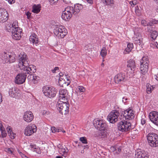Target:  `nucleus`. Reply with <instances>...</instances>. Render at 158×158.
Instances as JSON below:
<instances>
[{
    "mask_svg": "<svg viewBox=\"0 0 158 158\" xmlns=\"http://www.w3.org/2000/svg\"><path fill=\"white\" fill-rule=\"evenodd\" d=\"M149 61L147 57L143 56L140 60V70L141 74L144 75L148 71Z\"/></svg>",
    "mask_w": 158,
    "mask_h": 158,
    "instance_id": "4",
    "label": "nucleus"
},
{
    "mask_svg": "<svg viewBox=\"0 0 158 158\" xmlns=\"http://www.w3.org/2000/svg\"><path fill=\"white\" fill-rule=\"evenodd\" d=\"M59 69V68L58 67H55L52 70V72L53 73H56V70H58Z\"/></svg>",
    "mask_w": 158,
    "mask_h": 158,
    "instance_id": "54",
    "label": "nucleus"
},
{
    "mask_svg": "<svg viewBox=\"0 0 158 158\" xmlns=\"http://www.w3.org/2000/svg\"><path fill=\"white\" fill-rule=\"evenodd\" d=\"M23 118L24 121L27 123H29L33 120L34 116L32 113L29 111H26L24 113Z\"/></svg>",
    "mask_w": 158,
    "mask_h": 158,
    "instance_id": "15",
    "label": "nucleus"
},
{
    "mask_svg": "<svg viewBox=\"0 0 158 158\" xmlns=\"http://www.w3.org/2000/svg\"><path fill=\"white\" fill-rule=\"evenodd\" d=\"M72 15L69 12L64 11L62 12L61 17L65 21H69L72 17Z\"/></svg>",
    "mask_w": 158,
    "mask_h": 158,
    "instance_id": "19",
    "label": "nucleus"
},
{
    "mask_svg": "<svg viewBox=\"0 0 158 158\" xmlns=\"http://www.w3.org/2000/svg\"><path fill=\"white\" fill-rule=\"evenodd\" d=\"M133 48V45L132 43H129L127 44V47L125 49V52H124V54H126L125 53L126 52L127 53H129Z\"/></svg>",
    "mask_w": 158,
    "mask_h": 158,
    "instance_id": "28",
    "label": "nucleus"
},
{
    "mask_svg": "<svg viewBox=\"0 0 158 158\" xmlns=\"http://www.w3.org/2000/svg\"><path fill=\"white\" fill-rule=\"evenodd\" d=\"M32 73L29 74V75L27 77V79L29 81H32L33 82V80H34V75L31 74Z\"/></svg>",
    "mask_w": 158,
    "mask_h": 158,
    "instance_id": "40",
    "label": "nucleus"
},
{
    "mask_svg": "<svg viewBox=\"0 0 158 158\" xmlns=\"http://www.w3.org/2000/svg\"><path fill=\"white\" fill-rule=\"evenodd\" d=\"M27 55L24 52L21 53L18 57L19 63L18 68L20 69L23 70L22 72L18 74L15 78V82L18 84H21L23 83L25 81L27 77V74H30L31 73V67L27 66L29 63L26 58Z\"/></svg>",
    "mask_w": 158,
    "mask_h": 158,
    "instance_id": "1",
    "label": "nucleus"
},
{
    "mask_svg": "<svg viewBox=\"0 0 158 158\" xmlns=\"http://www.w3.org/2000/svg\"><path fill=\"white\" fill-rule=\"evenodd\" d=\"M110 151L112 152H114L115 151H116V147L112 146L110 148Z\"/></svg>",
    "mask_w": 158,
    "mask_h": 158,
    "instance_id": "51",
    "label": "nucleus"
},
{
    "mask_svg": "<svg viewBox=\"0 0 158 158\" xmlns=\"http://www.w3.org/2000/svg\"><path fill=\"white\" fill-rule=\"evenodd\" d=\"M34 80H33L32 82L34 84H37L40 80V77L37 76L35 75H34Z\"/></svg>",
    "mask_w": 158,
    "mask_h": 158,
    "instance_id": "36",
    "label": "nucleus"
},
{
    "mask_svg": "<svg viewBox=\"0 0 158 158\" xmlns=\"http://www.w3.org/2000/svg\"><path fill=\"white\" fill-rule=\"evenodd\" d=\"M9 15L6 10L3 8H0V22L3 23L8 19Z\"/></svg>",
    "mask_w": 158,
    "mask_h": 158,
    "instance_id": "13",
    "label": "nucleus"
},
{
    "mask_svg": "<svg viewBox=\"0 0 158 158\" xmlns=\"http://www.w3.org/2000/svg\"><path fill=\"white\" fill-rule=\"evenodd\" d=\"M12 149V148H6L5 149V151L6 152H7L10 154H12L13 152L11 150Z\"/></svg>",
    "mask_w": 158,
    "mask_h": 158,
    "instance_id": "42",
    "label": "nucleus"
},
{
    "mask_svg": "<svg viewBox=\"0 0 158 158\" xmlns=\"http://www.w3.org/2000/svg\"><path fill=\"white\" fill-rule=\"evenodd\" d=\"M107 54V51L106 47H103L101 51L100 54L102 57L106 56Z\"/></svg>",
    "mask_w": 158,
    "mask_h": 158,
    "instance_id": "33",
    "label": "nucleus"
},
{
    "mask_svg": "<svg viewBox=\"0 0 158 158\" xmlns=\"http://www.w3.org/2000/svg\"><path fill=\"white\" fill-rule=\"evenodd\" d=\"M148 31V32L151 33L152 31V29H150L149 27H147Z\"/></svg>",
    "mask_w": 158,
    "mask_h": 158,
    "instance_id": "63",
    "label": "nucleus"
},
{
    "mask_svg": "<svg viewBox=\"0 0 158 158\" xmlns=\"http://www.w3.org/2000/svg\"><path fill=\"white\" fill-rule=\"evenodd\" d=\"M148 142L149 145L152 147L158 146V135L153 133H150L147 135Z\"/></svg>",
    "mask_w": 158,
    "mask_h": 158,
    "instance_id": "3",
    "label": "nucleus"
},
{
    "mask_svg": "<svg viewBox=\"0 0 158 158\" xmlns=\"http://www.w3.org/2000/svg\"><path fill=\"white\" fill-rule=\"evenodd\" d=\"M102 2L105 5L112 6L114 4L113 0H101Z\"/></svg>",
    "mask_w": 158,
    "mask_h": 158,
    "instance_id": "26",
    "label": "nucleus"
},
{
    "mask_svg": "<svg viewBox=\"0 0 158 158\" xmlns=\"http://www.w3.org/2000/svg\"><path fill=\"white\" fill-rule=\"evenodd\" d=\"M154 77L157 81H158V74L154 75Z\"/></svg>",
    "mask_w": 158,
    "mask_h": 158,
    "instance_id": "61",
    "label": "nucleus"
},
{
    "mask_svg": "<svg viewBox=\"0 0 158 158\" xmlns=\"http://www.w3.org/2000/svg\"><path fill=\"white\" fill-rule=\"evenodd\" d=\"M153 23H152V22H151V21H150L148 23H147V26H152L153 25Z\"/></svg>",
    "mask_w": 158,
    "mask_h": 158,
    "instance_id": "58",
    "label": "nucleus"
},
{
    "mask_svg": "<svg viewBox=\"0 0 158 158\" xmlns=\"http://www.w3.org/2000/svg\"><path fill=\"white\" fill-rule=\"evenodd\" d=\"M114 79L116 83H122L126 81L125 73H118L114 77Z\"/></svg>",
    "mask_w": 158,
    "mask_h": 158,
    "instance_id": "10",
    "label": "nucleus"
},
{
    "mask_svg": "<svg viewBox=\"0 0 158 158\" xmlns=\"http://www.w3.org/2000/svg\"><path fill=\"white\" fill-rule=\"evenodd\" d=\"M30 146L31 148V150H32V151L34 152H36L38 154H40V152L39 153V152H40L39 151L37 152V150H35L36 149L35 145L32 144V143H31L30 145Z\"/></svg>",
    "mask_w": 158,
    "mask_h": 158,
    "instance_id": "35",
    "label": "nucleus"
},
{
    "mask_svg": "<svg viewBox=\"0 0 158 158\" xmlns=\"http://www.w3.org/2000/svg\"><path fill=\"white\" fill-rule=\"evenodd\" d=\"M29 39L30 41L32 42L33 44H35L36 45H37V44L39 42L37 35L35 34H32L30 36Z\"/></svg>",
    "mask_w": 158,
    "mask_h": 158,
    "instance_id": "22",
    "label": "nucleus"
},
{
    "mask_svg": "<svg viewBox=\"0 0 158 158\" xmlns=\"http://www.w3.org/2000/svg\"><path fill=\"white\" fill-rule=\"evenodd\" d=\"M142 40L143 39L141 38H139V39L135 40L134 43L137 45V46L138 45L139 47L142 48L143 44Z\"/></svg>",
    "mask_w": 158,
    "mask_h": 158,
    "instance_id": "30",
    "label": "nucleus"
},
{
    "mask_svg": "<svg viewBox=\"0 0 158 158\" xmlns=\"http://www.w3.org/2000/svg\"><path fill=\"white\" fill-rule=\"evenodd\" d=\"M66 148L64 145V146L61 145L60 146V154L61 155H60V158H63V157L62 156H63L64 158H65L67 152L65 149Z\"/></svg>",
    "mask_w": 158,
    "mask_h": 158,
    "instance_id": "21",
    "label": "nucleus"
},
{
    "mask_svg": "<svg viewBox=\"0 0 158 158\" xmlns=\"http://www.w3.org/2000/svg\"><path fill=\"white\" fill-rule=\"evenodd\" d=\"M36 127L35 125H33L32 126H27L24 130V134L27 136H30L33 133L36 132Z\"/></svg>",
    "mask_w": 158,
    "mask_h": 158,
    "instance_id": "12",
    "label": "nucleus"
},
{
    "mask_svg": "<svg viewBox=\"0 0 158 158\" xmlns=\"http://www.w3.org/2000/svg\"><path fill=\"white\" fill-rule=\"evenodd\" d=\"M43 92L45 96L50 98L55 97L57 92L54 88H51L47 86L43 87Z\"/></svg>",
    "mask_w": 158,
    "mask_h": 158,
    "instance_id": "8",
    "label": "nucleus"
},
{
    "mask_svg": "<svg viewBox=\"0 0 158 158\" xmlns=\"http://www.w3.org/2000/svg\"><path fill=\"white\" fill-rule=\"evenodd\" d=\"M2 59L3 63H11L15 62V56L11 53L4 52L2 54Z\"/></svg>",
    "mask_w": 158,
    "mask_h": 158,
    "instance_id": "6",
    "label": "nucleus"
},
{
    "mask_svg": "<svg viewBox=\"0 0 158 158\" xmlns=\"http://www.w3.org/2000/svg\"><path fill=\"white\" fill-rule=\"evenodd\" d=\"M61 102L60 103V110H62L64 111H67L69 110V105L67 104L66 102H64V101H60Z\"/></svg>",
    "mask_w": 158,
    "mask_h": 158,
    "instance_id": "23",
    "label": "nucleus"
},
{
    "mask_svg": "<svg viewBox=\"0 0 158 158\" xmlns=\"http://www.w3.org/2000/svg\"><path fill=\"white\" fill-rule=\"evenodd\" d=\"M0 131H1L2 137V138H4L6 137L7 135V133L4 127H2V128H1V129H0Z\"/></svg>",
    "mask_w": 158,
    "mask_h": 158,
    "instance_id": "32",
    "label": "nucleus"
},
{
    "mask_svg": "<svg viewBox=\"0 0 158 158\" xmlns=\"http://www.w3.org/2000/svg\"><path fill=\"white\" fill-rule=\"evenodd\" d=\"M116 153L118 154L121 152V149L120 148H118L117 147H116Z\"/></svg>",
    "mask_w": 158,
    "mask_h": 158,
    "instance_id": "53",
    "label": "nucleus"
},
{
    "mask_svg": "<svg viewBox=\"0 0 158 158\" xmlns=\"http://www.w3.org/2000/svg\"><path fill=\"white\" fill-rule=\"evenodd\" d=\"M68 112V110L67 111H64L63 110H60V113H61L62 114H66Z\"/></svg>",
    "mask_w": 158,
    "mask_h": 158,
    "instance_id": "52",
    "label": "nucleus"
},
{
    "mask_svg": "<svg viewBox=\"0 0 158 158\" xmlns=\"http://www.w3.org/2000/svg\"><path fill=\"white\" fill-rule=\"evenodd\" d=\"M26 58H27V56H26ZM27 61H28V63H29V62L28 61V59H27ZM31 67V69H32V70L31 71V73H34L35 72V71H36L35 69H34V65H28V66H27V67Z\"/></svg>",
    "mask_w": 158,
    "mask_h": 158,
    "instance_id": "37",
    "label": "nucleus"
},
{
    "mask_svg": "<svg viewBox=\"0 0 158 158\" xmlns=\"http://www.w3.org/2000/svg\"><path fill=\"white\" fill-rule=\"evenodd\" d=\"M83 8V6L79 3H77L74 5L73 7L70 8L71 12L73 13L74 15H76Z\"/></svg>",
    "mask_w": 158,
    "mask_h": 158,
    "instance_id": "14",
    "label": "nucleus"
},
{
    "mask_svg": "<svg viewBox=\"0 0 158 158\" xmlns=\"http://www.w3.org/2000/svg\"><path fill=\"white\" fill-rule=\"evenodd\" d=\"M87 2L90 4H92L93 2V0H86Z\"/></svg>",
    "mask_w": 158,
    "mask_h": 158,
    "instance_id": "62",
    "label": "nucleus"
},
{
    "mask_svg": "<svg viewBox=\"0 0 158 158\" xmlns=\"http://www.w3.org/2000/svg\"><path fill=\"white\" fill-rule=\"evenodd\" d=\"M122 112L121 115V118L124 117L126 119L130 120L133 119L134 117V113L133 111L131 109H127L126 110L122 109Z\"/></svg>",
    "mask_w": 158,
    "mask_h": 158,
    "instance_id": "9",
    "label": "nucleus"
},
{
    "mask_svg": "<svg viewBox=\"0 0 158 158\" xmlns=\"http://www.w3.org/2000/svg\"><path fill=\"white\" fill-rule=\"evenodd\" d=\"M49 2L51 5L55 4L56 2H57L58 0H49Z\"/></svg>",
    "mask_w": 158,
    "mask_h": 158,
    "instance_id": "49",
    "label": "nucleus"
},
{
    "mask_svg": "<svg viewBox=\"0 0 158 158\" xmlns=\"http://www.w3.org/2000/svg\"><path fill=\"white\" fill-rule=\"evenodd\" d=\"M18 22L17 21L14 22L11 25V31L12 32H17V31L18 30V27H16V25L18 26Z\"/></svg>",
    "mask_w": 158,
    "mask_h": 158,
    "instance_id": "29",
    "label": "nucleus"
},
{
    "mask_svg": "<svg viewBox=\"0 0 158 158\" xmlns=\"http://www.w3.org/2000/svg\"><path fill=\"white\" fill-rule=\"evenodd\" d=\"M66 30L62 25H60V37L63 38L67 34Z\"/></svg>",
    "mask_w": 158,
    "mask_h": 158,
    "instance_id": "24",
    "label": "nucleus"
},
{
    "mask_svg": "<svg viewBox=\"0 0 158 158\" xmlns=\"http://www.w3.org/2000/svg\"><path fill=\"white\" fill-rule=\"evenodd\" d=\"M67 90L66 89L60 90V100L66 101L67 99Z\"/></svg>",
    "mask_w": 158,
    "mask_h": 158,
    "instance_id": "18",
    "label": "nucleus"
},
{
    "mask_svg": "<svg viewBox=\"0 0 158 158\" xmlns=\"http://www.w3.org/2000/svg\"><path fill=\"white\" fill-rule=\"evenodd\" d=\"M13 1L14 0H8V2L9 3L12 4Z\"/></svg>",
    "mask_w": 158,
    "mask_h": 158,
    "instance_id": "64",
    "label": "nucleus"
},
{
    "mask_svg": "<svg viewBox=\"0 0 158 158\" xmlns=\"http://www.w3.org/2000/svg\"><path fill=\"white\" fill-rule=\"evenodd\" d=\"M72 6H70L67 7L65 9V10L64 11H66V12H69V13L71 14H73V13H72L71 12V11L70 10V8L72 7Z\"/></svg>",
    "mask_w": 158,
    "mask_h": 158,
    "instance_id": "48",
    "label": "nucleus"
},
{
    "mask_svg": "<svg viewBox=\"0 0 158 158\" xmlns=\"http://www.w3.org/2000/svg\"><path fill=\"white\" fill-rule=\"evenodd\" d=\"M61 75L60 74V81L61 80L65 79V80H67V81H69V79L68 78L67 76L65 74H64V75L61 76Z\"/></svg>",
    "mask_w": 158,
    "mask_h": 158,
    "instance_id": "38",
    "label": "nucleus"
},
{
    "mask_svg": "<svg viewBox=\"0 0 158 158\" xmlns=\"http://www.w3.org/2000/svg\"><path fill=\"white\" fill-rule=\"evenodd\" d=\"M127 66L128 70L130 69L132 72H134L136 69V65L134 60L130 59L128 60Z\"/></svg>",
    "mask_w": 158,
    "mask_h": 158,
    "instance_id": "17",
    "label": "nucleus"
},
{
    "mask_svg": "<svg viewBox=\"0 0 158 158\" xmlns=\"http://www.w3.org/2000/svg\"><path fill=\"white\" fill-rule=\"evenodd\" d=\"M20 154L23 158H27L26 155L23 154V153L21 152L20 153Z\"/></svg>",
    "mask_w": 158,
    "mask_h": 158,
    "instance_id": "59",
    "label": "nucleus"
},
{
    "mask_svg": "<svg viewBox=\"0 0 158 158\" xmlns=\"http://www.w3.org/2000/svg\"><path fill=\"white\" fill-rule=\"evenodd\" d=\"M15 134L12 132V133H11V135H10V136L11 139H14L15 138Z\"/></svg>",
    "mask_w": 158,
    "mask_h": 158,
    "instance_id": "55",
    "label": "nucleus"
},
{
    "mask_svg": "<svg viewBox=\"0 0 158 158\" xmlns=\"http://www.w3.org/2000/svg\"><path fill=\"white\" fill-rule=\"evenodd\" d=\"M150 120L156 125L158 126V112L153 111L151 112L149 114Z\"/></svg>",
    "mask_w": 158,
    "mask_h": 158,
    "instance_id": "11",
    "label": "nucleus"
},
{
    "mask_svg": "<svg viewBox=\"0 0 158 158\" xmlns=\"http://www.w3.org/2000/svg\"><path fill=\"white\" fill-rule=\"evenodd\" d=\"M67 80L65 79L61 80L60 81V86H61L63 87L64 85H68L69 84V82H66Z\"/></svg>",
    "mask_w": 158,
    "mask_h": 158,
    "instance_id": "34",
    "label": "nucleus"
},
{
    "mask_svg": "<svg viewBox=\"0 0 158 158\" xmlns=\"http://www.w3.org/2000/svg\"><path fill=\"white\" fill-rule=\"evenodd\" d=\"M59 129H57L55 127H52L51 128V130L53 133H55L57 131L58 132L59 131Z\"/></svg>",
    "mask_w": 158,
    "mask_h": 158,
    "instance_id": "44",
    "label": "nucleus"
},
{
    "mask_svg": "<svg viewBox=\"0 0 158 158\" xmlns=\"http://www.w3.org/2000/svg\"><path fill=\"white\" fill-rule=\"evenodd\" d=\"M80 140L83 143H87V140L85 137H81L80 138Z\"/></svg>",
    "mask_w": 158,
    "mask_h": 158,
    "instance_id": "39",
    "label": "nucleus"
},
{
    "mask_svg": "<svg viewBox=\"0 0 158 158\" xmlns=\"http://www.w3.org/2000/svg\"><path fill=\"white\" fill-rule=\"evenodd\" d=\"M16 88L15 87H12L9 89V95L11 97L16 98L18 94Z\"/></svg>",
    "mask_w": 158,
    "mask_h": 158,
    "instance_id": "20",
    "label": "nucleus"
},
{
    "mask_svg": "<svg viewBox=\"0 0 158 158\" xmlns=\"http://www.w3.org/2000/svg\"><path fill=\"white\" fill-rule=\"evenodd\" d=\"M41 6L40 4L37 5H34L33 7L32 11L36 13H38L40 10Z\"/></svg>",
    "mask_w": 158,
    "mask_h": 158,
    "instance_id": "27",
    "label": "nucleus"
},
{
    "mask_svg": "<svg viewBox=\"0 0 158 158\" xmlns=\"http://www.w3.org/2000/svg\"><path fill=\"white\" fill-rule=\"evenodd\" d=\"M158 35V34L156 31H152V32L151 34V37L153 39V40H154L157 37Z\"/></svg>",
    "mask_w": 158,
    "mask_h": 158,
    "instance_id": "31",
    "label": "nucleus"
},
{
    "mask_svg": "<svg viewBox=\"0 0 158 158\" xmlns=\"http://www.w3.org/2000/svg\"><path fill=\"white\" fill-rule=\"evenodd\" d=\"M151 21L152 22V23H153V25L156 24L158 22V21H157L154 19H152Z\"/></svg>",
    "mask_w": 158,
    "mask_h": 158,
    "instance_id": "57",
    "label": "nucleus"
},
{
    "mask_svg": "<svg viewBox=\"0 0 158 158\" xmlns=\"http://www.w3.org/2000/svg\"><path fill=\"white\" fill-rule=\"evenodd\" d=\"M128 100V99L127 98H125L124 97H123L122 98V101L125 103L127 102V100Z\"/></svg>",
    "mask_w": 158,
    "mask_h": 158,
    "instance_id": "60",
    "label": "nucleus"
},
{
    "mask_svg": "<svg viewBox=\"0 0 158 158\" xmlns=\"http://www.w3.org/2000/svg\"><path fill=\"white\" fill-rule=\"evenodd\" d=\"M117 127L118 129L122 132H126L131 129L130 122L127 121L119 122L118 124Z\"/></svg>",
    "mask_w": 158,
    "mask_h": 158,
    "instance_id": "5",
    "label": "nucleus"
},
{
    "mask_svg": "<svg viewBox=\"0 0 158 158\" xmlns=\"http://www.w3.org/2000/svg\"><path fill=\"white\" fill-rule=\"evenodd\" d=\"M26 15L27 16V18L28 19H30L32 17L31 15V13L29 11H27L26 12Z\"/></svg>",
    "mask_w": 158,
    "mask_h": 158,
    "instance_id": "43",
    "label": "nucleus"
},
{
    "mask_svg": "<svg viewBox=\"0 0 158 158\" xmlns=\"http://www.w3.org/2000/svg\"><path fill=\"white\" fill-rule=\"evenodd\" d=\"M141 23L143 26H147V22L144 20H142L141 22Z\"/></svg>",
    "mask_w": 158,
    "mask_h": 158,
    "instance_id": "46",
    "label": "nucleus"
},
{
    "mask_svg": "<svg viewBox=\"0 0 158 158\" xmlns=\"http://www.w3.org/2000/svg\"><path fill=\"white\" fill-rule=\"evenodd\" d=\"M135 158H148V154L145 151H141L140 150H137L135 155Z\"/></svg>",
    "mask_w": 158,
    "mask_h": 158,
    "instance_id": "16",
    "label": "nucleus"
},
{
    "mask_svg": "<svg viewBox=\"0 0 158 158\" xmlns=\"http://www.w3.org/2000/svg\"><path fill=\"white\" fill-rule=\"evenodd\" d=\"M78 89L81 92H84L85 90L84 88L82 86H78Z\"/></svg>",
    "mask_w": 158,
    "mask_h": 158,
    "instance_id": "45",
    "label": "nucleus"
},
{
    "mask_svg": "<svg viewBox=\"0 0 158 158\" xmlns=\"http://www.w3.org/2000/svg\"><path fill=\"white\" fill-rule=\"evenodd\" d=\"M122 112V109L118 107V109L112 110L109 114L107 117V119L110 123H114L118 120L119 116L121 117Z\"/></svg>",
    "mask_w": 158,
    "mask_h": 158,
    "instance_id": "2",
    "label": "nucleus"
},
{
    "mask_svg": "<svg viewBox=\"0 0 158 158\" xmlns=\"http://www.w3.org/2000/svg\"><path fill=\"white\" fill-rule=\"evenodd\" d=\"M152 88H151L150 86L149 87L148 86L146 90L147 93L148 94H150L152 92Z\"/></svg>",
    "mask_w": 158,
    "mask_h": 158,
    "instance_id": "50",
    "label": "nucleus"
},
{
    "mask_svg": "<svg viewBox=\"0 0 158 158\" xmlns=\"http://www.w3.org/2000/svg\"><path fill=\"white\" fill-rule=\"evenodd\" d=\"M12 33V36L13 39L16 40H19L21 38V35L19 34L21 32V31H19L18 30L17 31V32H12L11 31Z\"/></svg>",
    "mask_w": 158,
    "mask_h": 158,
    "instance_id": "25",
    "label": "nucleus"
},
{
    "mask_svg": "<svg viewBox=\"0 0 158 158\" xmlns=\"http://www.w3.org/2000/svg\"><path fill=\"white\" fill-rule=\"evenodd\" d=\"M59 28H57L56 29H54V33L55 35H56L57 36H58V37H59Z\"/></svg>",
    "mask_w": 158,
    "mask_h": 158,
    "instance_id": "41",
    "label": "nucleus"
},
{
    "mask_svg": "<svg viewBox=\"0 0 158 158\" xmlns=\"http://www.w3.org/2000/svg\"><path fill=\"white\" fill-rule=\"evenodd\" d=\"M7 130L8 133L9 134V135L10 136V135H11V133H12L13 131L10 128V127H8L7 128Z\"/></svg>",
    "mask_w": 158,
    "mask_h": 158,
    "instance_id": "47",
    "label": "nucleus"
},
{
    "mask_svg": "<svg viewBox=\"0 0 158 158\" xmlns=\"http://www.w3.org/2000/svg\"><path fill=\"white\" fill-rule=\"evenodd\" d=\"M93 124L96 129L100 131L106 130L107 127L106 123L102 120L95 119L93 121Z\"/></svg>",
    "mask_w": 158,
    "mask_h": 158,
    "instance_id": "7",
    "label": "nucleus"
},
{
    "mask_svg": "<svg viewBox=\"0 0 158 158\" xmlns=\"http://www.w3.org/2000/svg\"><path fill=\"white\" fill-rule=\"evenodd\" d=\"M145 123V120L143 118H142L141 119V124L143 125Z\"/></svg>",
    "mask_w": 158,
    "mask_h": 158,
    "instance_id": "56",
    "label": "nucleus"
}]
</instances>
